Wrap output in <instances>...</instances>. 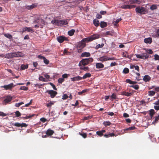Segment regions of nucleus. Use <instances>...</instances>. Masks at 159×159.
I'll return each mask as SVG.
<instances>
[{"label":"nucleus","instance_id":"f257e3e1","mask_svg":"<svg viewBox=\"0 0 159 159\" xmlns=\"http://www.w3.org/2000/svg\"><path fill=\"white\" fill-rule=\"evenodd\" d=\"M99 35L98 34H93L89 37L85 38L82 40L84 42H88L99 38Z\"/></svg>","mask_w":159,"mask_h":159},{"label":"nucleus","instance_id":"f03ea898","mask_svg":"<svg viewBox=\"0 0 159 159\" xmlns=\"http://www.w3.org/2000/svg\"><path fill=\"white\" fill-rule=\"evenodd\" d=\"M137 13L140 14H144L148 12V11L144 7H139L135 9Z\"/></svg>","mask_w":159,"mask_h":159},{"label":"nucleus","instance_id":"7ed1b4c3","mask_svg":"<svg viewBox=\"0 0 159 159\" xmlns=\"http://www.w3.org/2000/svg\"><path fill=\"white\" fill-rule=\"evenodd\" d=\"M115 58L113 57L110 58L106 56H104L98 58V60L101 61H104L108 60H113Z\"/></svg>","mask_w":159,"mask_h":159},{"label":"nucleus","instance_id":"20e7f679","mask_svg":"<svg viewBox=\"0 0 159 159\" xmlns=\"http://www.w3.org/2000/svg\"><path fill=\"white\" fill-rule=\"evenodd\" d=\"M137 58H139L142 59H146L148 58V55L145 53L135 54Z\"/></svg>","mask_w":159,"mask_h":159},{"label":"nucleus","instance_id":"39448f33","mask_svg":"<svg viewBox=\"0 0 159 159\" xmlns=\"http://www.w3.org/2000/svg\"><path fill=\"white\" fill-rule=\"evenodd\" d=\"M15 85H14L13 84L11 83L8 85L1 86V88H4L6 90H11Z\"/></svg>","mask_w":159,"mask_h":159},{"label":"nucleus","instance_id":"423d86ee","mask_svg":"<svg viewBox=\"0 0 159 159\" xmlns=\"http://www.w3.org/2000/svg\"><path fill=\"white\" fill-rule=\"evenodd\" d=\"M34 22L37 23L39 25L41 28H42L45 25V22L44 20L42 19L34 20Z\"/></svg>","mask_w":159,"mask_h":159},{"label":"nucleus","instance_id":"0eeeda50","mask_svg":"<svg viewBox=\"0 0 159 159\" xmlns=\"http://www.w3.org/2000/svg\"><path fill=\"white\" fill-rule=\"evenodd\" d=\"M46 92L48 93L49 94H50L51 98H53L54 97L57 93V92L52 90H48Z\"/></svg>","mask_w":159,"mask_h":159},{"label":"nucleus","instance_id":"6e6552de","mask_svg":"<svg viewBox=\"0 0 159 159\" xmlns=\"http://www.w3.org/2000/svg\"><path fill=\"white\" fill-rule=\"evenodd\" d=\"M12 97L10 96H7L4 100L3 104L5 105H6L11 101L12 99Z\"/></svg>","mask_w":159,"mask_h":159},{"label":"nucleus","instance_id":"1a4fd4ad","mask_svg":"<svg viewBox=\"0 0 159 159\" xmlns=\"http://www.w3.org/2000/svg\"><path fill=\"white\" fill-rule=\"evenodd\" d=\"M5 57L6 58H10L16 57L15 52L8 53L5 55Z\"/></svg>","mask_w":159,"mask_h":159},{"label":"nucleus","instance_id":"9d476101","mask_svg":"<svg viewBox=\"0 0 159 159\" xmlns=\"http://www.w3.org/2000/svg\"><path fill=\"white\" fill-rule=\"evenodd\" d=\"M89 63L86 59H83L81 60L79 64V66H84L87 65Z\"/></svg>","mask_w":159,"mask_h":159},{"label":"nucleus","instance_id":"9b49d317","mask_svg":"<svg viewBox=\"0 0 159 159\" xmlns=\"http://www.w3.org/2000/svg\"><path fill=\"white\" fill-rule=\"evenodd\" d=\"M135 6L134 5H123L121 6V7L122 8L124 9H130L134 8L135 7Z\"/></svg>","mask_w":159,"mask_h":159},{"label":"nucleus","instance_id":"f8f14e48","mask_svg":"<svg viewBox=\"0 0 159 159\" xmlns=\"http://www.w3.org/2000/svg\"><path fill=\"white\" fill-rule=\"evenodd\" d=\"M67 24V20H59L58 26L65 25Z\"/></svg>","mask_w":159,"mask_h":159},{"label":"nucleus","instance_id":"ddd939ff","mask_svg":"<svg viewBox=\"0 0 159 159\" xmlns=\"http://www.w3.org/2000/svg\"><path fill=\"white\" fill-rule=\"evenodd\" d=\"M57 39L59 42L61 43L66 39V38L64 36H60L57 37Z\"/></svg>","mask_w":159,"mask_h":159},{"label":"nucleus","instance_id":"4468645a","mask_svg":"<svg viewBox=\"0 0 159 159\" xmlns=\"http://www.w3.org/2000/svg\"><path fill=\"white\" fill-rule=\"evenodd\" d=\"M14 125L17 127H26L27 126V125L25 123H22L20 124L18 122L15 123Z\"/></svg>","mask_w":159,"mask_h":159},{"label":"nucleus","instance_id":"2eb2a0df","mask_svg":"<svg viewBox=\"0 0 159 159\" xmlns=\"http://www.w3.org/2000/svg\"><path fill=\"white\" fill-rule=\"evenodd\" d=\"M71 79L73 81H79L82 80V77L78 76L73 78H71Z\"/></svg>","mask_w":159,"mask_h":159},{"label":"nucleus","instance_id":"dca6fc26","mask_svg":"<svg viewBox=\"0 0 159 159\" xmlns=\"http://www.w3.org/2000/svg\"><path fill=\"white\" fill-rule=\"evenodd\" d=\"M26 31L31 32H34L33 30L30 27H25L23 29L22 32H23Z\"/></svg>","mask_w":159,"mask_h":159},{"label":"nucleus","instance_id":"f3484780","mask_svg":"<svg viewBox=\"0 0 159 159\" xmlns=\"http://www.w3.org/2000/svg\"><path fill=\"white\" fill-rule=\"evenodd\" d=\"M143 80L146 82H148L151 80V77L148 75H146L144 76Z\"/></svg>","mask_w":159,"mask_h":159},{"label":"nucleus","instance_id":"a211bd4d","mask_svg":"<svg viewBox=\"0 0 159 159\" xmlns=\"http://www.w3.org/2000/svg\"><path fill=\"white\" fill-rule=\"evenodd\" d=\"M132 93H128L125 91H123L121 93V94L122 95H125L127 97H129L131 96Z\"/></svg>","mask_w":159,"mask_h":159},{"label":"nucleus","instance_id":"6ab92c4d","mask_svg":"<svg viewBox=\"0 0 159 159\" xmlns=\"http://www.w3.org/2000/svg\"><path fill=\"white\" fill-rule=\"evenodd\" d=\"M54 133V131L52 130L49 129L47 130L46 134L47 135L51 136Z\"/></svg>","mask_w":159,"mask_h":159},{"label":"nucleus","instance_id":"aec40b11","mask_svg":"<svg viewBox=\"0 0 159 159\" xmlns=\"http://www.w3.org/2000/svg\"><path fill=\"white\" fill-rule=\"evenodd\" d=\"M15 53L16 57H22L24 56L23 53L20 52H15Z\"/></svg>","mask_w":159,"mask_h":159},{"label":"nucleus","instance_id":"412c9836","mask_svg":"<svg viewBox=\"0 0 159 159\" xmlns=\"http://www.w3.org/2000/svg\"><path fill=\"white\" fill-rule=\"evenodd\" d=\"M93 23L94 25L95 26H98L100 24L99 21L97 19H95L93 20Z\"/></svg>","mask_w":159,"mask_h":159},{"label":"nucleus","instance_id":"4be33fe9","mask_svg":"<svg viewBox=\"0 0 159 159\" xmlns=\"http://www.w3.org/2000/svg\"><path fill=\"white\" fill-rule=\"evenodd\" d=\"M96 66V68L98 69L102 68L104 67V65L101 63H97Z\"/></svg>","mask_w":159,"mask_h":159},{"label":"nucleus","instance_id":"5701e85b","mask_svg":"<svg viewBox=\"0 0 159 159\" xmlns=\"http://www.w3.org/2000/svg\"><path fill=\"white\" fill-rule=\"evenodd\" d=\"M81 56L82 57H89L90 56V53L88 52H84L82 53Z\"/></svg>","mask_w":159,"mask_h":159},{"label":"nucleus","instance_id":"b1692460","mask_svg":"<svg viewBox=\"0 0 159 159\" xmlns=\"http://www.w3.org/2000/svg\"><path fill=\"white\" fill-rule=\"evenodd\" d=\"M28 65L26 64L25 65L24 64H22L20 66V69L22 70H25V69L28 68Z\"/></svg>","mask_w":159,"mask_h":159},{"label":"nucleus","instance_id":"393cba45","mask_svg":"<svg viewBox=\"0 0 159 159\" xmlns=\"http://www.w3.org/2000/svg\"><path fill=\"white\" fill-rule=\"evenodd\" d=\"M158 6V5H156V4L152 5L150 7V9L151 10H154L157 9Z\"/></svg>","mask_w":159,"mask_h":159},{"label":"nucleus","instance_id":"a878e982","mask_svg":"<svg viewBox=\"0 0 159 159\" xmlns=\"http://www.w3.org/2000/svg\"><path fill=\"white\" fill-rule=\"evenodd\" d=\"M144 42L147 43H150L152 42V39L151 38L145 39H144Z\"/></svg>","mask_w":159,"mask_h":159},{"label":"nucleus","instance_id":"bb28decb","mask_svg":"<svg viewBox=\"0 0 159 159\" xmlns=\"http://www.w3.org/2000/svg\"><path fill=\"white\" fill-rule=\"evenodd\" d=\"M80 69L87 71L89 70V68L88 66H80Z\"/></svg>","mask_w":159,"mask_h":159},{"label":"nucleus","instance_id":"cd10ccee","mask_svg":"<svg viewBox=\"0 0 159 159\" xmlns=\"http://www.w3.org/2000/svg\"><path fill=\"white\" fill-rule=\"evenodd\" d=\"M130 3H137L139 4L141 2L139 0H131L130 1Z\"/></svg>","mask_w":159,"mask_h":159},{"label":"nucleus","instance_id":"c85d7f7f","mask_svg":"<svg viewBox=\"0 0 159 159\" xmlns=\"http://www.w3.org/2000/svg\"><path fill=\"white\" fill-rule=\"evenodd\" d=\"M110 35L111 36L115 35V33L113 31H108L106 32L105 33V35Z\"/></svg>","mask_w":159,"mask_h":159},{"label":"nucleus","instance_id":"c756f323","mask_svg":"<svg viewBox=\"0 0 159 159\" xmlns=\"http://www.w3.org/2000/svg\"><path fill=\"white\" fill-rule=\"evenodd\" d=\"M107 26V23L104 21H101L100 22V26L101 28H103Z\"/></svg>","mask_w":159,"mask_h":159},{"label":"nucleus","instance_id":"7c9ffc66","mask_svg":"<svg viewBox=\"0 0 159 159\" xmlns=\"http://www.w3.org/2000/svg\"><path fill=\"white\" fill-rule=\"evenodd\" d=\"M91 76V75L89 73H87L85 74L83 77H82V79H85L87 78L90 77Z\"/></svg>","mask_w":159,"mask_h":159},{"label":"nucleus","instance_id":"2f4dec72","mask_svg":"<svg viewBox=\"0 0 159 159\" xmlns=\"http://www.w3.org/2000/svg\"><path fill=\"white\" fill-rule=\"evenodd\" d=\"M75 32V30L73 29H72L71 30H69L68 32V34L69 35L71 36L73 35Z\"/></svg>","mask_w":159,"mask_h":159},{"label":"nucleus","instance_id":"473e14b6","mask_svg":"<svg viewBox=\"0 0 159 159\" xmlns=\"http://www.w3.org/2000/svg\"><path fill=\"white\" fill-rule=\"evenodd\" d=\"M58 21L59 20H54L51 21V23L54 25H58Z\"/></svg>","mask_w":159,"mask_h":159},{"label":"nucleus","instance_id":"72a5a7b5","mask_svg":"<svg viewBox=\"0 0 159 159\" xmlns=\"http://www.w3.org/2000/svg\"><path fill=\"white\" fill-rule=\"evenodd\" d=\"M148 95L150 96H154L155 94V92L153 91H150L148 92Z\"/></svg>","mask_w":159,"mask_h":159},{"label":"nucleus","instance_id":"f704fd0d","mask_svg":"<svg viewBox=\"0 0 159 159\" xmlns=\"http://www.w3.org/2000/svg\"><path fill=\"white\" fill-rule=\"evenodd\" d=\"M4 35L6 37L9 39H11L12 38V35L9 34H4Z\"/></svg>","mask_w":159,"mask_h":159},{"label":"nucleus","instance_id":"c9c22d12","mask_svg":"<svg viewBox=\"0 0 159 159\" xmlns=\"http://www.w3.org/2000/svg\"><path fill=\"white\" fill-rule=\"evenodd\" d=\"M154 113V110L153 109H151L149 111V115L151 118L153 117Z\"/></svg>","mask_w":159,"mask_h":159},{"label":"nucleus","instance_id":"e433bc0d","mask_svg":"<svg viewBox=\"0 0 159 159\" xmlns=\"http://www.w3.org/2000/svg\"><path fill=\"white\" fill-rule=\"evenodd\" d=\"M54 102H50L49 103L47 104V107H51L52 105L54 104Z\"/></svg>","mask_w":159,"mask_h":159},{"label":"nucleus","instance_id":"4c0bfd02","mask_svg":"<svg viewBox=\"0 0 159 159\" xmlns=\"http://www.w3.org/2000/svg\"><path fill=\"white\" fill-rule=\"evenodd\" d=\"M104 44L103 43H101V44H98L96 46V49H98L100 48H102L104 46Z\"/></svg>","mask_w":159,"mask_h":159},{"label":"nucleus","instance_id":"58836bf2","mask_svg":"<svg viewBox=\"0 0 159 159\" xmlns=\"http://www.w3.org/2000/svg\"><path fill=\"white\" fill-rule=\"evenodd\" d=\"M28 88L25 86H21L20 88V89L23 90H27Z\"/></svg>","mask_w":159,"mask_h":159},{"label":"nucleus","instance_id":"ea45409f","mask_svg":"<svg viewBox=\"0 0 159 159\" xmlns=\"http://www.w3.org/2000/svg\"><path fill=\"white\" fill-rule=\"evenodd\" d=\"M129 72V70L128 68H125L123 70V73L125 74H127Z\"/></svg>","mask_w":159,"mask_h":159},{"label":"nucleus","instance_id":"a19ab883","mask_svg":"<svg viewBox=\"0 0 159 159\" xmlns=\"http://www.w3.org/2000/svg\"><path fill=\"white\" fill-rule=\"evenodd\" d=\"M111 124V123L109 121H105V122H104L103 123V124L105 126H106L109 125H110Z\"/></svg>","mask_w":159,"mask_h":159},{"label":"nucleus","instance_id":"79ce46f5","mask_svg":"<svg viewBox=\"0 0 159 159\" xmlns=\"http://www.w3.org/2000/svg\"><path fill=\"white\" fill-rule=\"evenodd\" d=\"M39 80L43 82H46L47 81V80H46V79L42 76H41L39 77Z\"/></svg>","mask_w":159,"mask_h":159},{"label":"nucleus","instance_id":"37998d69","mask_svg":"<svg viewBox=\"0 0 159 159\" xmlns=\"http://www.w3.org/2000/svg\"><path fill=\"white\" fill-rule=\"evenodd\" d=\"M130 87L134 88L135 89L137 90L139 88V86L137 84H136L134 85H131Z\"/></svg>","mask_w":159,"mask_h":159},{"label":"nucleus","instance_id":"c03bdc74","mask_svg":"<svg viewBox=\"0 0 159 159\" xmlns=\"http://www.w3.org/2000/svg\"><path fill=\"white\" fill-rule=\"evenodd\" d=\"M122 56L123 57H129V56L126 52H123L122 53Z\"/></svg>","mask_w":159,"mask_h":159},{"label":"nucleus","instance_id":"a18cd8bd","mask_svg":"<svg viewBox=\"0 0 159 159\" xmlns=\"http://www.w3.org/2000/svg\"><path fill=\"white\" fill-rule=\"evenodd\" d=\"M85 44L84 42L81 43L79 44V46L81 48H83L85 46Z\"/></svg>","mask_w":159,"mask_h":159},{"label":"nucleus","instance_id":"49530a36","mask_svg":"<svg viewBox=\"0 0 159 159\" xmlns=\"http://www.w3.org/2000/svg\"><path fill=\"white\" fill-rule=\"evenodd\" d=\"M86 59L87 61L88 62V63L89 64L90 62H92L93 61V59L92 58L90 57L89 58H86Z\"/></svg>","mask_w":159,"mask_h":159},{"label":"nucleus","instance_id":"de8ad7c7","mask_svg":"<svg viewBox=\"0 0 159 159\" xmlns=\"http://www.w3.org/2000/svg\"><path fill=\"white\" fill-rule=\"evenodd\" d=\"M79 134L80 135L82 136V137L84 138H86L87 137V134L86 133H84L83 134H82L80 133H79Z\"/></svg>","mask_w":159,"mask_h":159},{"label":"nucleus","instance_id":"09e8293b","mask_svg":"<svg viewBox=\"0 0 159 159\" xmlns=\"http://www.w3.org/2000/svg\"><path fill=\"white\" fill-rule=\"evenodd\" d=\"M15 114L16 117H19L21 115V114L19 111H16L15 112Z\"/></svg>","mask_w":159,"mask_h":159},{"label":"nucleus","instance_id":"8fccbe9b","mask_svg":"<svg viewBox=\"0 0 159 159\" xmlns=\"http://www.w3.org/2000/svg\"><path fill=\"white\" fill-rule=\"evenodd\" d=\"M24 104V102H20L18 103H16L15 104V106L17 107H19L21 105Z\"/></svg>","mask_w":159,"mask_h":159},{"label":"nucleus","instance_id":"3c124183","mask_svg":"<svg viewBox=\"0 0 159 159\" xmlns=\"http://www.w3.org/2000/svg\"><path fill=\"white\" fill-rule=\"evenodd\" d=\"M34 7V6L33 5H30V6H27L26 7V8L28 9H31L33 8Z\"/></svg>","mask_w":159,"mask_h":159},{"label":"nucleus","instance_id":"603ef678","mask_svg":"<svg viewBox=\"0 0 159 159\" xmlns=\"http://www.w3.org/2000/svg\"><path fill=\"white\" fill-rule=\"evenodd\" d=\"M43 60L45 64H48L49 63V61L48 59H46V58L45 57L44 58Z\"/></svg>","mask_w":159,"mask_h":159},{"label":"nucleus","instance_id":"864d4df0","mask_svg":"<svg viewBox=\"0 0 159 159\" xmlns=\"http://www.w3.org/2000/svg\"><path fill=\"white\" fill-rule=\"evenodd\" d=\"M135 128L134 127H129L128 128L125 129H124V131L126 130H134Z\"/></svg>","mask_w":159,"mask_h":159},{"label":"nucleus","instance_id":"5fc2aeb1","mask_svg":"<svg viewBox=\"0 0 159 159\" xmlns=\"http://www.w3.org/2000/svg\"><path fill=\"white\" fill-rule=\"evenodd\" d=\"M64 79L63 78H60L58 79V82L60 83H61L64 81Z\"/></svg>","mask_w":159,"mask_h":159},{"label":"nucleus","instance_id":"6e6d98bb","mask_svg":"<svg viewBox=\"0 0 159 159\" xmlns=\"http://www.w3.org/2000/svg\"><path fill=\"white\" fill-rule=\"evenodd\" d=\"M68 96L66 94H64L62 96V99L63 100L66 99L68 98Z\"/></svg>","mask_w":159,"mask_h":159},{"label":"nucleus","instance_id":"4d7b16f0","mask_svg":"<svg viewBox=\"0 0 159 159\" xmlns=\"http://www.w3.org/2000/svg\"><path fill=\"white\" fill-rule=\"evenodd\" d=\"M87 90V89L83 90L82 91L80 92H79L78 93L79 95H81V94H82V93L86 92Z\"/></svg>","mask_w":159,"mask_h":159},{"label":"nucleus","instance_id":"13d9d810","mask_svg":"<svg viewBox=\"0 0 159 159\" xmlns=\"http://www.w3.org/2000/svg\"><path fill=\"white\" fill-rule=\"evenodd\" d=\"M154 57L155 60H159V56L158 55L156 54L154 56Z\"/></svg>","mask_w":159,"mask_h":159},{"label":"nucleus","instance_id":"bf43d9fd","mask_svg":"<svg viewBox=\"0 0 159 159\" xmlns=\"http://www.w3.org/2000/svg\"><path fill=\"white\" fill-rule=\"evenodd\" d=\"M96 134L98 135L102 136L103 135V134L100 131H98L96 132Z\"/></svg>","mask_w":159,"mask_h":159},{"label":"nucleus","instance_id":"052dcab7","mask_svg":"<svg viewBox=\"0 0 159 159\" xmlns=\"http://www.w3.org/2000/svg\"><path fill=\"white\" fill-rule=\"evenodd\" d=\"M111 97L112 98L115 99H116V95L114 93L112 94L111 96Z\"/></svg>","mask_w":159,"mask_h":159},{"label":"nucleus","instance_id":"680f3d73","mask_svg":"<svg viewBox=\"0 0 159 159\" xmlns=\"http://www.w3.org/2000/svg\"><path fill=\"white\" fill-rule=\"evenodd\" d=\"M7 115L6 114L0 111V116H5Z\"/></svg>","mask_w":159,"mask_h":159},{"label":"nucleus","instance_id":"e2e57ef3","mask_svg":"<svg viewBox=\"0 0 159 159\" xmlns=\"http://www.w3.org/2000/svg\"><path fill=\"white\" fill-rule=\"evenodd\" d=\"M159 120V118L158 117V116L157 117H156L155 118V119L154 120V122H153L152 123H156L158 120Z\"/></svg>","mask_w":159,"mask_h":159},{"label":"nucleus","instance_id":"0e129e2a","mask_svg":"<svg viewBox=\"0 0 159 159\" xmlns=\"http://www.w3.org/2000/svg\"><path fill=\"white\" fill-rule=\"evenodd\" d=\"M126 82L127 83H129L130 84H132V81L131 80L129 79H127L126 80Z\"/></svg>","mask_w":159,"mask_h":159},{"label":"nucleus","instance_id":"69168bd1","mask_svg":"<svg viewBox=\"0 0 159 159\" xmlns=\"http://www.w3.org/2000/svg\"><path fill=\"white\" fill-rule=\"evenodd\" d=\"M96 17L98 19H100L102 18L101 15H100L99 14H97L96 15Z\"/></svg>","mask_w":159,"mask_h":159},{"label":"nucleus","instance_id":"338daca9","mask_svg":"<svg viewBox=\"0 0 159 159\" xmlns=\"http://www.w3.org/2000/svg\"><path fill=\"white\" fill-rule=\"evenodd\" d=\"M147 52L149 54H152V53L153 52L152 50L149 49L147 50Z\"/></svg>","mask_w":159,"mask_h":159},{"label":"nucleus","instance_id":"774afa93","mask_svg":"<svg viewBox=\"0 0 159 159\" xmlns=\"http://www.w3.org/2000/svg\"><path fill=\"white\" fill-rule=\"evenodd\" d=\"M40 120L43 122L44 123L46 121V119L44 118H42L40 119Z\"/></svg>","mask_w":159,"mask_h":159}]
</instances>
